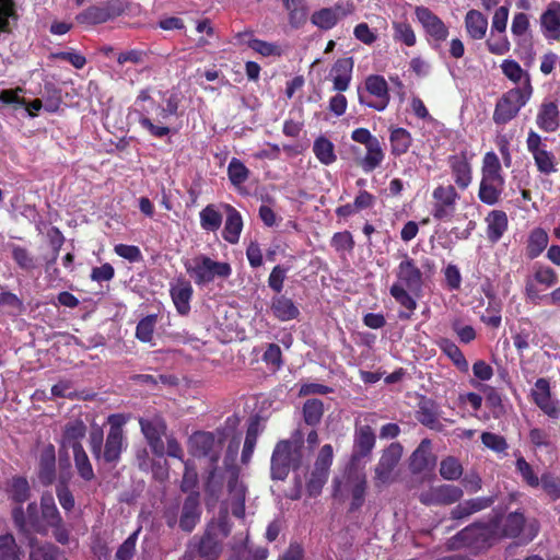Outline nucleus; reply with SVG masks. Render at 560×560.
I'll use <instances>...</instances> for the list:
<instances>
[{
	"label": "nucleus",
	"mask_w": 560,
	"mask_h": 560,
	"mask_svg": "<svg viewBox=\"0 0 560 560\" xmlns=\"http://www.w3.org/2000/svg\"><path fill=\"white\" fill-rule=\"evenodd\" d=\"M396 282L389 288V294L394 300L408 312H399L398 317L402 320L411 318L417 308V301L410 293L421 291L423 285V273L417 262L407 253L401 254V261L396 270Z\"/></svg>",
	"instance_id": "obj_1"
},
{
	"label": "nucleus",
	"mask_w": 560,
	"mask_h": 560,
	"mask_svg": "<svg viewBox=\"0 0 560 560\" xmlns=\"http://www.w3.org/2000/svg\"><path fill=\"white\" fill-rule=\"evenodd\" d=\"M182 95L172 91L163 93L162 103H152V106L133 108L140 127L152 138L162 139L172 133V128L166 124L172 117H179Z\"/></svg>",
	"instance_id": "obj_2"
},
{
	"label": "nucleus",
	"mask_w": 560,
	"mask_h": 560,
	"mask_svg": "<svg viewBox=\"0 0 560 560\" xmlns=\"http://www.w3.org/2000/svg\"><path fill=\"white\" fill-rule=\"evenodd\" d=\"M226 438L225 429H217L214 432H195L189 439L192 455L208 458L210 462L206 491L212 494L222 488V479L218 477V463Z\"/></svg>",
	"instance_id": "obj_3"
},
{
	"label": "nucleus",
	"mask_w": 560,
	"mask_h": 560,
	"mask_svg": "<svg viewBox=\"0 0 560 560\" xmlns=\"http://www.w3.org/2000/svg\"><path fill=\"white\" fill-rule=\"evenodd\" d=\"M499 539V520L494 517L488 523L476 522L466 526L450 539V546L480 552L489 549Z\"/></svg>",
	"instance_id": "obj_4"
},
{
	"label": "nucleus",
	"mask_w": 560,
	"mask_h": 560,
	"mask_svg": "<svg viewBox=\"0 0 560 560\" xmlns=\"http://www.w3.org/2000/svg\"><path fill=\"white\" fill-rule=\"evenodd\" d=\"M124 440V430L120 424L110 425L105 444L102 429L94 428L89 435V447L97 462L116 465L120 459Z\"/></svg>",
	"instance_id": "obj_5"
},
{
	"label": "nucleus",
	"mask_w": 560,
	"mask_h": 560,
	"mask_svg": "<svg viewBox=\"0 0 560 560\" xmlns=\"http://www.w3.org/2000/svg\"><path fill=\"white\" fill-rule=\"evenodd\" d=\"M302 439L298 441H279L270 458V478L272 480L283 481L290 474V470L299 469L302 464Z\"/></svg>",
	"instance_id": "obj_6"
},
{
	"label": "nucleus",
	"mask_w": 560,
	"mask_h": 560,
	"mask_svg": "<svg viewBox=\"0 0 560 560\" xmlns=\"http://www.w3.org/2000/svg\"><path fill=\"white\" fill-rule=\"evenodd\" d=\"M184 266L198 287L206 285L215 278L228 279L232 275L229 262L217 261L206 255H199L192 259V262L187 261Z\"/></svg>",
	"instance_id": "obj_7"
},
{
	"label": "nucleus",
	"mask_w": 560,
	"mask_h": 560,
	"mask_svg": "<svg viewBox=\"0 0 560 560\" xmlns=\"http://www.w3.org/2000/svg\"><path fill=\"white\" fill-rule=\"evenodd\" d=\"M533 93L526 88H512L497 101L492 119L498 126H505L517 117L520 110L530 101Z\"/></svg>",
	"instance_id": "obj_8"
},
{
	"label": "nucleus",
	"mask_w": 560,
	"mask_h": 560,
	"mask_svg": "<svg viewBox=\"0 0 560 560\" xmlns=\"http://www.w3.org/2000/svg\"><path fill=\"white\" fill-rule=\"evenodd\" d=\"M358 101L361 105L383 112L389 104L390 94L387 81L381 74H370L363 86H358Z\"/></svg>",
	"instance_id": "obj_9"
},
{
	"label": "nucleus",
	"mask_w": 560,
	"mask_h": 560,
	"mask_svg": "<svg viewBox=\"0 0 560 560\" xmlns=\"http://www.w3.org/2000/svg\"><path fill=\"white\" fill-rule=\"evenodd\" d=\"M334 462V448L330 444L320 447L310 478L306 482V490L310 497H317L328 480L330 467Z\"/></svg>",
	"instance_id": "obj_10"
},
{
	"label": "nucleus",
	"mask_w": 560,
	"mask_h": 560,
	"mask_svg": "<svg viewBox=\"0 0 560 560\" xmlns=\"http://www.w3.org/2000/svg\"><path fill=\"white\" fill-rule=\"evenodd\" d=\"M125 12L121 0H107L98 5H91L75 16L80 25L92 26L115 20Z\"/></svg>",
	"instance_id": "obj_11"
},
{
	"label": "nucleus",
	"mask_w": 560,
	"mask_h": 560,
	"mask_svg": "<svg viewBox=\"0 0 560 560\" xmlns=\"http://www.w3.org/2000/svg\"><path fill=\"white\" fill-rule=\"evenodd\" d=\"M11 515L18 532L25 535L27 538L33 536V533L46 535L48 532L47 526L43 523L38 514V506L36 502L28 503L26 512L24 511L23 505L14 506Z\"/></svg>",
	"instance_id": "obj_12"
},
{
	"label": "nucleus",
	"mask_w": 560,
	"mask_h": 560,
	"mask_svg": "<svg viewBox=\"0 0 560 560\" xmlns=\"http://www.w3.org/2000/svg\"><path fill=\"white\" fill-rule=\"evenodd\" d=\"M434 200L431 214L436 221H451L456 211L459 194L453 185H439L432 192Z\"/></svg>",
	"instance_id": "obj_13"
},
{
	"label": "nucleus",
	"mask_w": 560,
	"mask_h": 560,
	"mask_svg": "<svg viewBox=\"0 0 560 560\" xmlns=\"http://www.w3.org/2000/svg\"><path fill=\"white\" fill-rule=\"evenodd\" d=\"M415 14L425 34L429 36L431 46L433 48L440 47L448 37L450 31L447 25L427 7H417Z\"/></svg>",
	"instance_id": "obj_14"
},
{
	"label": "nucleus",
	"mask_w": 560,
	"mask_h": 560,
	"mask_svg": "<svg viewBox=\"0 0 560 560\" xmlns=\"http://www.w3.org/2000/svg\"><path fill=\"white\" fill-rule=\"evenodd\" d=\"M375 445L376 434L374 429L370 424H362L357 421L350 457H353V460H365L371 457Z\"/></svg>",
	"instance_id": "obj_15"
},
{
	"label": "nucleus",
	"mask_w": 560,
	"mask_h": 560,
	"mask_svg": "<svg viewBox=\"0 0 560 560\" xmlns=\"http://www.w3.org/2000/svg\"><path fill=\"white\" fill-rule=\"evenodd\" d=\"M472 158L474 154L469 153L467 149L447 158V164L454 183L462 190L467 189L472 182V167L470 163Z\"/></svg>",
	"instance_id": "obj_16"
},
{
	"label": "nucleus",
	"mask_w": 560,
	"mask_h": 560,
	"mask_svg": "<svg viewBox=\"0 0 560 560\" xmlns=\"http://www.w3.org/2000/svg\"><path fill=\"white\" fill-rule=\"evenodd\" d=\"M402 445L399 442L390 443L385 450L375 466V480L380 483H388L392 475L402 456Z\"/></svg>",
	"instance_id": "obj_17"
},
{
	"label": "nucleus",
	"mask_w": 560,
	"mask_h": 560,
	"mask_svg": "<svg viewBox=\"0 0 560 560\" xmlns=\"http://www.w3.org/2000/svg\"><path fill=\"white\" fill-rule=\"evenodd\" d=\"M532 397L535 405L546 416L555 420L560 418V401L552 398L550 383L547 378L540 377L535 382Z\"/></svg>",
	"instance_id": "obj_18"
},
{
	"label": "nucleus",
	"mask_w": 560,
	"mask_h": 560,
	"mask_svg": "<svg viewBox=\"0 0 560 560\" xmlns=\"http://www.w3.org/2000/svg\"><path fill=\"white\" fill-rule=\"evenodd\" d=\"M463 490L454 485L431 487L419 494V501L424 505H450L459 501Z\"/></svg>",
	"instance_id": "obj_19"
},
{
	"label": "nucleus",
	"mask_w": 560,
	"mask_h": 560,
	"mask_svg": "<svg viewBox=\"0 0 560 560\" xmlns=\"http://www.w3.org/2000/svg\"><path fill=\"white\" fill-rule=\"evenodd\" d=\"M192 295V285L184 276L175 278V280L170 283V296L179 315L187 316L190 313Z\"/></svg>",
	"instance_id": "obj_20"
},
{
	"label": "nucleus",
	"mask_w": 560,
	"mask_h": 560,
	"mask_svg": "<svg viewBox=\"0 0 560 560\" xmlns=\"http://www.w3.org/2000/svg\"><path fill=\"white\" fill-rule=\"evenodd\" d=\"M200 493L190 492L184 500L182 513L178 520L179 528L183 532L191 533L201 518Z\"/></svg>",
	"instance_id": "obj_21"
},
{
	"label": "nucleus",
	"mask_w": 560,
	"mask_h": 560,
	"mask_svg": "<svg viewBox=\"0 0 560 560\" xmlns=\"http://www.w3.org/2000/svg\"><path fill=\"white\" fill-rule=\"evenodd\" d=\"M240 468L232 467V474L228 480V491L231 498V512L237 518L245 517L246 486L240 481Z\"/></svg>",
	"instance_id": "obj_22"
},
{
	"label": "nucleus",
	"mask_w": 560,
	"mask_h": 560,
	"mask_svg": "<svg viewBox=\"0 0 560 560\" xmlns=\"http://www.w3.org/2000/svg\"><path fill=\"white\" fill-rule=\"evenodd\" d=\"M436 457L431 451V440L423 439L409 458V470L413 475L434 469Z\"/></svg>",
	"instance_id": "obj_23"
},
{
	"label": "nucleus",
	"mask_w": 560,
	"mask_h": 560,
	"mask_svg": "<svg viewBox=\"0 0 560 560\" xmlns=\"http://www.w3.org/2000/svg\"><path fill=\"white\" fill-rule=\"evenodd\" d=\"M539 22L541 32L548 40H559L560 2L556 0L549 2L546 10L540 15Z\"/></svg>",
	"instance_id": "obj_24"
},
{
	"label": "nucleus",
	"mask_w": 560,
	"mask_h": 560,
	"mask_svg": "<svg viewBox=\"0 0 560 560\" xmlns=\"http://www.w3.org/2000/svg\"><path fill=\"white\" fill-rule=\"evenodd\" d=\"M415 416L418 422L431 430L440 431L442 429L440 422V407L432 398L421 396Z\"/></svg>",
	"instance_id": "obj_25"
},
{
	"label": "nucleus",
	"mask_w": 560,
	"mask_h": 560,
	"mask_svg": "<svg viewBox=\"0 0 560 560\" xmlns=\"http://www.w3.org/2000/svg\"><path fill=\"white\" fill-rule=\"evenodd\" d=\"M196 550V553L206 560H217L221 553L222 546L217 539L214 533L206 530L199 538L195 536L189 541V548Z\"/></svg>",
	"instance_id": "obj_26"
},
{
	"label": "nucleus",
	"mask_w": 560,
	"mask_h": 560,
	"mask_svg": "<svg viewBox=\"0 0 560 560\" xmlns=\"http://www.w3.org/2000/svg\"><path fill=\"white\" fill-rule=\"evenodd\" d=\"M538 128L545 132H555L560 127V110L557 102L544 101L536 116Z\"/></svg>",
	"instance_id": "obj_27"
},
{
	"label": "nucleus",
	"mask_w": 560,
	"mask_h": 560,
	"mask_svg": "<svg viewBox=\"0 0 560 560\" xmlns=\"http://www.w3.org/2000/svg\"><path fill=\"white\" fill-rule=\"evenodd\" d=\"M37 477L45 487L52 485L56 479V452L52 444L40 451Z\"/></svg>",
	"instance_id": "obj_28"
},
{
	"label": "nucleus",
	"mask_w": 560,
	"mask_h": 560,
	"mask_svg": "<svg viewBox=\"0 0 560 560\" xmlns=\"http://www.w3.org/2000/svg\"><path fill=\"white\" fill-rule=\"evenodd\" d=\"M354 61L352 57L339 58L331 68L334 90L345 92L349 89Z\"/></svg>",
	"instance_id": "obj_29"
},
{
	"label": "nucleus",
	"mask_w": 560,
	"mask_h": 560,
	"mask_svg": "<svg viewBox=\"0 0 560 560\" xmlns=\"http://www.w3.org/2000/svg\"><path fill=\"white\" fill-rule=\"evenodd\" d=\"M504 178L481 177L478 190L479 200L487 206L497 205L504 190Z\"/></svg>",
	"instance_id": "obj_30"
},
{
	"label": "nucleus",
	"mask_w": 560,
	"mask_h": 560,
	"mask_svg": "<svg viewBox=\"0 0 560 560\" xmlns=\"http://www.w3.org/2000/svg\"><path fill=\"white\" fill-rule=\"evenodd\" d=\"M270 310L272 315L280 322L296 319L300 315V310L294 301L280 293L271 299Z\"/></svg>",
	"instance_id": "obj_31"
},
{
	"label": "nucleus",
	"mask_w": 560,
	"mask_h": 560,
	"mask_svg": "<svg viewBox=\"0 0 560 560\" xmlns=\"http://www.w3.org/2000/svg\"><path fill=\"white\" fill-rule=\"evenodd\" d=\"M28 560H59L60 548L49 541H40L35 536L27 538Z\"/></svg>",
	"instance_id": "obj_32"
},
{
	"label": "nucleus",
	"mask_w": 560,
	"mask_h": 560,
	"mask_svg": "<svg viewBox=\"0 0 560 560\" xmlns=\"http://www.w3.org/2000/svg\"><path fill=\"white\" fill-rule=\"evenodd\" d=\"M501 70L511 82L518 84L516 88H526L530 93H534L530 74L517 61L513 59L503 60Z\"/></svg>",
	"instance_id": "obj_33"
},
{
	"label": "nucleus",
	"mask_w": 560,
	"mask_h": 560,
	"mask_svg": "<svg viewBox=\"0 0 560 560\" xmlns=\"http://www.w3.org/2000/svg\"><path fill=\"white\" fill-rule=\"evenodd\" d=\"M487 238L490 243H498L509 226L508 215L503 210H492L486 217Z\"/></svg>",
	"instance_id": "obj_34"
},
{
	"label": "nucleus",
	"mask_w": 560,
	"mask_h": 560,
	"mask_svg": "<svg viewBox=\"0 0 560 560\" xmlns=\"http://www.w3.org/2000/svg\"><path fill=\"white\" fill-rule=\"evenodd\" d=\"M85 434L86 425L81 419L67 422L61 436L62 447H70L72 451L83 448L81 441Z\"/></svg>",
	"instance_id": "obj_35"
},
{
	"label": "nucleus",
	"mask_w": 560,
	"mask_h": 560,
	"mask_svg": "<svg viewBox=\"0 0 560 560\" xmlns=\"http://www.w3.org/2000/svg\"><path fill=\"white\" fill-rule=\"evenodd\" d=\"M226 220L222 232V237L230 244H237L243 230V219L238 210L231 205L224 206Z\"/></svg>",
	"instance_id": "obj_36"
},
{
	"label": "nucleus",
	"mask_w": 560,
	"mask_h": 560,
	"mask_svg": "<svg viewBox=\"0 0 560 560\" xmlns=\"http://www.w3.org/2000/svg\"><path fill=\"white\" fill-rule=\"evenodd\" d=\"M340 15H347V12L340 4L331 8H323L315 11L311 15V22L320 30L327 31L335 27L340 19Z\"/></svg>",
	"instance_id": "obj_37"
},
{
	"label": "nucleus",
	"mask_w": 560,
	"mask_h": 560,
	"mask_svg": "<svg viewBox=\"0 0 560 560\" xmlns=\"http://www.w3.org/2000/svg\"><path fill=\"white\" fill-rule=\"evenodd\" d=\"M536 336L533 322L523 317L518 320V329L512 337L514 347L518 352H523L529 348L530 343L537 345Z\"/></svg>",
	"instance_id": "obj_38"
},
{
	"label": "nucleus",
	"mask_w": 560,
	"mask_h": 560,
	"mask_svg": "<svg viewBox=\"0 0 560 560\" xmlns=\"http://www.w3.org/2000/svg\"><path fill=\"white\" fill-rule=\"evenodd\" d=\"M465 28L471 39H482L488 30V19L480 11L471 9L465 15Z\"/></svg>",
	"instance_id": "obj_39"
},
{
	"label": "nucleus",
	"mask_w": 560,
	"mask_h": 560,
	"mask_svg": "<svg viewBox=\"0 0 560 560\" xmlns=\"http://www.w3.org/2000/svg\"><path fill=\"white\" fill-rule=\"evenodd\" d=\"M440 350L453 362L460 372H468L469 364L458 346L447 338L438 341Z\"/></svg>",
	"instance_id": "obj_40"
},
{
	"label": "nucleus",
	"mask_w": 560,
	"mask_h": 560,
	"mask_svg": "<svg viewBox=\"0 0 560 560\" xmlns=\"http://www.w3.org/2000/svg\"><path fill=\"white\" fill-rule=\"evenodd\" d=\"M366 153L365 155L359 161V166L365 172L371 173L375 168L380 167L385 154L383 152V149L381 147V142L378 140L372 142L369 145H365Z\"/></svg>",
	"instance_id": "obj_41"
},
{
	"label": "nucleus",
	"mask_w": 560,
	"mask_h": 560,
	"mask_svg": "<svg viewBox=\"0 0 560 560\" xmlns=\"http://www.w3.org/2000/svg\"><path fill=\"white\" fill-rule=\"evenodd\" d=\"M525 525V517L523 513L512 512L505 516L502 525L499 524L500 538H515L517 537Z\"/></svg>",
	"instance_id": "obj_42"
},
{
	"label": "nucleus",
	"mask_w": 560,
	"mask_h": 560,
	"mask_svg": "<svg viewBox=\"0 0 560 560\" xmlns=\"http://www.w3.org/2000/svg\"><path fill=\"white\" fill-rule=\"evenodd\" d=\"M389 142H390V153L394 156H400L408 152L411 143L412 138L410 132L401 127H397L392 129L390 136H389Z\"/></svg>",
	"instance_id": "obj_43"
},
{
	"label": "nucleus",
	"mask_w": 560,
	"mask_h": 560,
	"mask_svg": "<svg viewBox=\"0 0 560 560\" xmlns=\"http://www.w3.org/2000/svg\"><path fill=\"white\" fill-rule=\"evenodd\" d=\"M11 257L16 266L24 271H32L37 267L36 257L26 248L18 244H8Z\"/></svg>",
	"instance_id": "obj_44"
},
{
	"label": "nucleus",
	"mask_w": 560,
	"mask_h": 560,
	"mask_svg": "<svg viewBox=\"0 0 560 560\" xmlns=\"http://www.w3.org/2000/svg\"><path fill=\"white\" fill-rule=\"evenodd\" d=\"M313 152L316 159L324 165H331L337 160L334 143L324 136L315 139Z\"/></svg>",
	"instance_id": "obj_45"
},
{
	"label": "nucleus",
	"mask_w": 560,
	"mask_h": 560,
	"mask_svg": "<svg viewBox=\"0 0 560 560\" xmlns=\"http://www.w3.org/2000/svg\"><path fill=\"white\" fill-rule=\"evenodd\" d=\"M548 234L541 228L534 229L527 241L526 254L530 259L537 258L548 245Z\"/></svg>",
	"instance_id": "obj_46"
},
{
	"label": "nucleus",
	"mask_w": 560,
	"mask_h": 560,
	"mask_svg": "<svg viewBox=\"0 0 560 560\" xmlns=\"http://www.w3.org/2000/svg\"><path fill=\"white\" fill-rule=\"evenodd\" d=\"M9 498L18 505H23L31 497V488L25 477H13L8 490Z\"/></svg>",
	"instance_id": "obj_47"
},
{
	"label": "nucleus",
	"mask_w": 560,
	"mask_h": 560,
	"mask_svg": "<svg viewBox=\"0 0 560 560\" xmlns=\"http://www.w3.org/2000/svg\"><path fill=\"white\" fill-rule=\"evenodd\" d=\"M361 462L362 460H353V457H350L346 465L343 477L349 487L368 486L364 466H361Z\"/></svg>",
	"instance_id": "obj_48"
},
{
	"label": "nucleus",
	"mask_w": 560,
	"mask_h": 560,
	"mask_svg": "<svg viewBox=\"0 0 560 560\" xmlns=\"http://www.w3.org/2000/svg\"><path fill=\"white\" fill-rule=\"evenodd\" d=\"M258 435H259V423L257 420H253L249 422V424L247 427L245 441H244V445H243V450H242V454H241V460L244 465H247L252 459V456L254 454V451H255V447L257 444Z\"/></svg>",
	"instance_id": "obj_49"
},
{
	"label": "nucleus",
	"mask_w": 560,
	"mask_h": 560,
	"mask_svg": "<svg viewBox=\"0 0 560 560\" xmlns=\"http://www.w3.org/2000/svg\"><path fill=\"white\" fill-rule=\"evenodd\" d=\"M302 412L304 422L307 425L315 427L322 421L324 404L317 398L307 399L303 405Z\"/></svg>",
	"instance_id": "obj_50"
},
{
	"label": "nucleus",
	"mask_w": 560,
	"mask_h": 560,
	"mask_svg": "<svg viewBox=\"0 0 560 560\" xmlns=\"http://www.w3.org/2000/svg\"><path fill=\"white\" fill-rule=\"evenodd\" d=\"M73 460L77 472L81 479L89 482L95 478L92 464L84 448L73 451Z\"/></svg>",
	"instance_id": "obj_51"
},
{
	"label": "nucleus",
	"mask_w": 560,
	"mask_h": 560,
	"mask_svg": "<svg viewBox=\"0 0 560 560\" xmlns=\"http://www.w3.org/2000/svg\"><path fill=\"white\" fill-rule=\"evenodd\" d=\"M200 225L203 230L215 232L222 224V214L214 205L206 206L199 213Z\"/></svg>",
	"instance_id": "obj_52"
},
{
	"label": "nucleus",
	"mask_w": 560,
	"mask_h": 560,
	"mask_svg": "<svg viewBox=\"0 0 560 560\" xmlns=\"http://www.w3.org/2000/svg\"><path fill=\"white\" fill-rule=\"evenodd\" d=\"M0 560H22V551L12 534L0 535Z\"/></svg>",
	"instance_id": "obj_53"
},
{
	"label": "nucleus",
	"mask_w": 560,
	"mask_h": 560,
	"mask_svg": "<svg viewBox=\"0 0 560 560\" xmlns=\"http://www.w3.org/2000/svg\"><path fill=\"white\" fill-rule=\"evenodd\" d=\"M289 15V24L291 27L298 30L304 26L307 21V7L304 0H294L289 2V9H285Z\"/></svg>",
	"instance_id": "obj_54"
},
{
	"label": "nucleus",
	"mask_w": 560,
	"mask_h": 560,
	"mask_svg": "<svg viewBox=\"0 0 560 560\" xmlns=\"http://www.w3.org/2000/svg\"><path fill=\"white\" fill-rule=\"evenodd\" d=\"M69 478H70L69 474L67 476L61 474L59 477V481L56 486L57 499H58L61 508L67 512H70L71 510H73L74 503H75L74 497L68 487Z\"/></svg>",
	"instance_id": "obj_55"
},
{
	"label": "nucleus",
	"mask_w": 560,
	"mask_h": 560,
	"mask_svg": "<svg viewBox=\"0 0 560 560\" xmlns=\"http://www.w3.org/2000/svg\"><path fill=\"white\" fill-rule=\"evenodd\" d=\"M158 314H150L141 318L136 327V338L141 342H151L158 323Z\"/></svg>",
	"instance_id": "obj_56"
},
{
	"label": "nucleus",
	"mask_w": 560,
	"mask_h": 560,
	"mask_svg": "<svg viewBox=\"0 0 560 560\" xmlns=\"http://www.w3.org/2000/svg\"><path fill=\"white\" fill-rule=\"evenodd\" d=\"M489 52L497 56H503L511 49V43L504 33L490 32L488 39L486 40Z\"/></svg>",
	"instance_id": "obj_57"
},
{
	"label": "nucleus",
	"mask_w": 560,
	"mask_h": 560,
	"mask_svg": "<svg viewBox=\"0 0 560 560\" xmlns=\"http://www.w3.org/2000/svg\"><path fill=\"white\" fill-rule=\"evenodd\" d=\"M393 38L408 47L417 43V37L412 26L408 22H393Z\"/></svg>",
	"instance_id": "obj_58"
},
{
	"label": "nucleus",
	"mask_w": 560,
	"mask_h": 560,
	"mask_svg": "<svg viewBox=\"0 0 560 560\" xmlns=\"http://www.w3.org/2000/svg\"><path fill=\"white\" fill-rule=\"evenodd\" d=\"M481 177L504 178L500 160L493 151L487 152L483 156Z\"/></svg>",
	"instance_id": "obj_59"
},
{
	"label": "nucleus",
	"mask_w": 560,
	"mask_h": 560,
	"mask_svg": "<svg viewBox=\"0 0 560 560\" xmlns=\"http://www.w3.org/2000/svg\"><path fill=\"white\" fill-rule=\"evenodd\" d=\"M42 517L46 526H52L63 521L51 495H43L40 500Z\"/></svg>",
	"instance_id": "obj_60"
},
{
	"label": "nucleus",
	"mask_w": 560,
	"mask_h": 560,
	"mask_svg": "<svg viewBox=\"0 0 560 560\" xmlns=\"http://www.w3.org/2000/svg\"><path fill=\"white\" fill-rule=\"evenodd\" d=\"M228 176L232 185L240 186L249 177V170L238 159L233 158L228 166Z\"/></svg>",
	"instance_id": "obj_61"
},
{
	"label": "nucleus",
	"mask_w": 560,
	"mask_h": 560,
	"mask_svg": "<svg viewBox=\"0 0 560 560\" xmlns=\"http://www.w3.org/2000/svg\"><path fill=\"white\" fill-rule=\"evenodd\" d=\"M528 439L534 448L536 450H547L548 452L555 451L556 446L551 440L550 434L540 428H533L529 430Z\"/></svg>",
	"instance_id": "obj_62"
},
{
	"label": "nucleus",
	"mask_w": 560,
	"mask_h": 560,
	"mask_svg": "<svg viewBox=\"0 0 560 560\" xmlns=\"http://www.w3.org/2000/svg\"><path fill=\"white\" fill-rule=\"evenodd\" d=\"M544 492L552 500L560 499V476L552 472H544L539 479Z\"/></svg>",
	"instance_id": "obj_63"
},
{
	"label": "nucleus",
	"mask_w": 560,
	"mask_h": 560,
	"mask_svg": "<svg viewBox=\"0 0 560 560\" xmlns=\"http://www.w3.org/2000/svg\"><path fill=\"white\" fill-rule=\"evenodd\" d=\"M533 159L540 173L549 175L557 171L555 155L552 152L547 151L546 148L538 152H534Z\"/></svg>",
	"instance_id": "obj_64"
}]
</instances>
